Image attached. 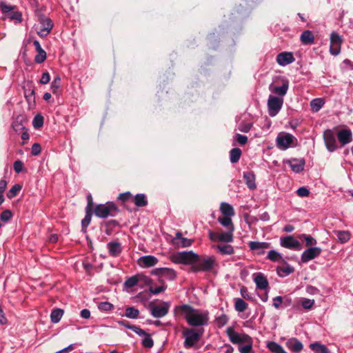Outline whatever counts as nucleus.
<instances>
[{"mask_svg":"<svg viewBox=\"0 0 353 353\" xmlns=\"http://www.w3.org/2000/svg\"><path fill=\"white\" fill-rule=\"evenodd\" d=\"M222 214L226 216H232L234 215L233 207L228 203H222L220 206Z\"/></svg>","mask_w":353,"mask_h":353,"instance_id":"2f4dec72","label":"nucleus"},{"mask_svg":"<svg viewBox=\"0 0 353 353\" xmlns=\"http://www.w3.org/2000/svg\"><path fill=\"white\" fill-rule=\"evenodd\" d=\"M240 293L241 296L247 300H252V296L250 294V293L248 291V289L245 286H242L240 288Z\"/></svg>","mask_w":353,"mask_h":353,"instance_id":"bf43d9fd","label":"nucleus"},{"mask_svg":"<svg viewBox=\"0 0 353 353\" xmlns=\"http://www.w3.org/2000/svg\"><path fill=\"white\" fill-rule=\"evenodd\" d=\"M12 216V213L9 210H4L0 215V219L2 221H9L11 217Z\"/></svg>","mask_w":353,"mask_h":353,"instance_id":"4d7b16f0","label":"nucleus"},{"mask_svg":"<svg viewBox=\"0 0 353 353\" xmlns=\"http://www.w3.org/2000/svg\"><path fill=\"white\" fill-rule=\"evenodd\" d=\"M286 347L294 353L300 352L303 345L302 343L296 338H291L288 339L285 343Z\"/></svg>","mask_w":353,"mask_h":353,"instance_id":"4be33fe9","label":"nucleus"},{"mask_svg":"<svg viewBox=\"0 0 353 353\" xmlns=\"http://www.w3.org/2000/svg\"><path fill=\"white\" fill-rule=\"evenodd\" d=\"M296 193L301 197H306L309 196L310 191L305 187H301L296 190Z\"/></svg>","mask_w":353,"mask_h":353,"instance_id":"052dcab7","label":"nucleus"},{"mask_svg":"<svg viewBox=\"0 0 353 353\" xmlns=\"http://www.w3.org/2000/svg\"><path fill=\"white\" fill-rule=\"evenodd\" d=\"M305 161L303 160L292 159L290 161V166L295 172H301L303 170Z\"/></svg>","mask_w":353,"mask_h":353,"instance_id":"cd10ccee","label":"nucleus"},{"mask_svg":"<svg viewBox=\"0 0 353 353\" xmlns=\"http://www.w3.org/2000/svg\"><path fill=\"white\" fill-rule=\"evenodd\" d=\"M236 140L240 145H245L248 142V137L240 134H236Z\"/></svg>","mask_w":353,"mask_h":353,"instance_id":"e2e57ef3","label":"nucleus"},{"mask_svg":"<svg viewBox=\"0 0 353 353\" xmlns=\"http://www.w3.org/2000/svg\"><path fill=\"white\" fill-rule=\"evenodd\" d=\"M289 87V82L288 80H285L283 82L281 86L274 85L271 84L269 87L270 90L279 96L283 97L286 94Z\"/></svg>","mask_w":353,"mask_h":353,"instance_id":"b1692460","label":"nucleus"},{"mask_svg":"<svg viewBox=\"0 0 353 353\" xmlns=\"http://www.w3.org/2000/svg\"><path fill=\"white\" fill-rule=\"evenodd\" d=\"M228 317L226 314H221L216 319V323L219 327H223L227 324Z\"/></svg>","mask_w":353,"mask_h":353,"instance_id":"864d4df0","label":"nucleus"},{"mask_svg":"<svg viewBox=\"0 0 353 353\" xmlns=\"http://www.w3.org/2000/svg\"><path fill=\"white\" fill-rule=\"evenodd\" d=\"M314 304V299H304L302 301V306L303 308L310 310L312 307V306Z\"/></svg>","mask_w":353,"mask_h":353,"instance_id":"13d9d810","label":"nucleus"},{"mask_svg":"<svg viewBox=\"0 0 353 353\" xmlns=\"http://www.w3.org/2000/svg\"><path fill=\"white\" fill-rule=\"evenodd\" d=\"M170 307V305L168 302H163L161 305L150 303L149 305L150 313L154 318H161L167 315Z\"/></svg>","mask_w":353,"mask_h":353,"instance_id":"1a4fd4ad","label":"nucleus"},{"mask_svg":"<svg viewBox=\"0 0 353 353\" xmlns=\"http://www.w3.org/2000/svg\"><path fill=\"white\" fill-rule=\"evenodd\" d=\"M134 203L137 207H144L148 205V200L144 194H137L134 198Z\"/></svg>","mask_w":353,"mask_h":353,"instance_id":"473e14b6","label":"nucleus"},{"mask_svg":"<svg viewBox=\"0 0 353 353\" xmlns=\"http://www.w3.org/2000/svg\"><path fill=\"white\" fill-rule=\"evenodd\" d=\"M151 274L170 281H173L176 277V272L173 269L168 268H159L153 269L151 271Z\"/></svg>","mask_w":353,"mask_h":353,"instance_id":"f8f14e48","label":"nucleus"},{"mask_svg":"<svg viewBox=\"0 0 353 353\" xmlns=\"http://www.w3.org/2000/svg\"><path fill=\"white\" fill-rule=\"evenodd\" d=\"M172 244L176 248H186L192 245V241L183 237L181 232H178L172 240Z\"/></svg>","mask_w":353,"mask_h":353,"instance_id":"f3484780","label":"nucleus"},{"mask_svg":"<svg viewBox=\"0 0 353 353\" xmlns=\"http://www.w3.org/2000/svg\"><path fill=\"white\" fill-rule=\"evenodd\" d=\"M219 221L222 225L228 228L229 230H231L232 231H234V228L230 216H225L224 217L219 218Z\"/></svg>","mask_w":353,"mask_h":353,"instance_id":"37998d69","label":"nucleus"},{"mask_svg":"<svg viewBox=\"0 0 353 353\" xmlns=\"http://www.w3.org/2000/svg\"><path fill=\"white\" fill-rule=\"evenodd\" d=\"M243 178L245 179L247 186L250 190H254L256 188L255 183V175L252 172H243Z\"/></svg>","mask_w":353,"mask_h":353,"instance_id":"a878e982","label":"nucleus"},{"mask_svg":"<svg viewBox=\"0 0 353 353\" xmlns=\"http://www.w3.org/2000/svg\"><path fill=\"white\" fill-rule=\"evenodd\" d=\"M32 125L36 129L41 128L43 125V117L40 114L36 115L33 119Z\"/></svg>","mask_w":353,"mask_h":353,"instance_id":"09e8293b","label":"nucleus"},{"mask_svg":"<svg viewBox=\"0 0 353 353\" xmlns=\"http://www.w3.org/2000/svg\"><path fill=\"white\" fill-rule=\"evenodd\" d=\"M216 249L221 254H232L234 253L233 247L228 244L218 245Z\"/></svg>","mask_w":353,"mask_h":353,"instance_id":"58836bf2","label":"nucleus"},{"mask_svg":"<svg viewBox=\"0 0 353 353\" xmlns=\"http://www.w3.org/2000/svg\"><path fill=\"white\" fill-rule=\"evenodd\" d=\"M299 238L305 241L306 246L315 245L317 243L316 240L314 239L312 236L308 234H301L299 235Z\"/></svg>","mask_w":353,"mask_h":353,"instance_id":"79ce46f5","label":"nucleus"},{"mask_svg":"<svg viewBox=\"0 0 353 353\" xmlns=\"http://www.w3.org/2000/svg\"><path fill=\"white\" fill-rule=\"evenodd\" d=\"M158 261L157 257L152 255H146L138 259V264L142 268H150L156 265Z\"/></svg>","mask_w":353,"mask_h":353,"instance_id":"aec40b11","label":"nucleus"},{"mask_svg":"<svg viewBox=\"0 0 353 353\" xmlns=\"http://www.w3.org/2000/svg\"><path fill=\"white\" fill-rule=\"evenodd\" d=\"M300 40L304 45L312 44L314 41V37L311 31L305 30L301 33Z\"/></svg>","mask_w":353,"mask_h":353,"instance_id":"bb28decb","label":"nucleus"},{"mask_svg":"<svg viewBox=\"0 0 353 353\" xmlns=\"http://www.w3.org/2000/svg\"><path fill=\"white\" fill-rule=\"evenodd\" d=\"M87 206L85 207V211L94 212V203L92 196L90 194H88L86 196Z\"/></svg>","mask_w":353,"mask_h":353,"instance_id":"5fc2aeb1","label":"nucleus"},{"mask_svg":"<svg viewBox=\"0 0 353 353\" xmlns=\"http://www.w3.org/2000/svg\"><path fill=\"white\" fill-rule=\"evenodd\" d=\"M233 231L230 230L227 232H223L219 235V241L221 242L230 243L233 241Z\"/></svg>","mask_w":353,"mask_h":353,"instance_id":"ea45409f","label":"nucleus"},{"mask_svg":"<svg viewBox=\"0 0 353 353\" xmlns=\"http://www.w3.org/2000/svg\"><path fill=\"white\" fill-rule=\"evenodd\" d=\"M252 127V123L241 122L238 125V130L242 132H248Z\"/></svg>","mask_w":353,"mask_h":353,"instance_id":"603ef678","label":"nucleus"},{"mask_svg":"<svg viewBox=\"0 0 353 353\" xmlns=\"http://www.w3.org/2000/svg\"><path fill=\"white\" fill-rule=\"evenodd\" d=\"M248 303L242 299L237 298L234 299V309L239 312H243L248 308Z\"/></svg>","mask_w":353,"mask_h":353,"instance_id":"72a5a7b5","label":"nucleus"},{"mask_svg":"<svg viewBox=\"0 0 353 353\" xmlns=\"http://www.w3.org/2000/svg\"><path fill=\"white\" fill-rule=\"evenodd\" d=\"M132 197V194L130 192L121 193L119 195L118 199L123 202L128 201Z\"/></svg>","mask_w":353,"mask_h":353,"instance_id":"338daca9","label":"nucleus"},{"mask_svg":"<svg viewBox=\"0 0 353 353\" xmlns=\"http://www.w3.org/2000/svg\"><path fill=\"white\" fill-rule=\"evenodd\" d=\"M139 314V310L134 307H128L125 309V315L130 319H137Z\"/></svg>","mask_w":353,"mask_h":353,"instance_id":"a19ab883","label":"nucleus"},{"mask_svg":"<svg viewBox=\"0 0 353 353\" xmlns=\"http://www.w3.org/2000/svg\"><path fill=\"white\" fill-rule=\"evenodd\" d=\"M215 258L212 256L200 258L191 267L193 272H208L212 270L215 265Z\"/></svg>","mask_w":353,"mask_h":353,"instance_id":"423d86ee","label":"nucleus"},{"mask_svg":"<svg viewBox=\"0 0 353 353\" xmlns=\"http://www.w3.org/2000/svg\"><path fill=\"white\" fill-rule=\"evenodd\" d=\"M174 312L183 315L188 324L192 327H203L207 325L209 322L208 311L201 312L188 304L176 306Z\"/></svg>","mask_w":353,"mask_h":353,"instance_id":"f257e3e1","label":"nucleus"},{"mask_svg":"<svg viewBox=\"0 0 353 353\" xmlns=\"http://www.w3.org/2000/svg\"><path fill=\"white\" fill-rule=\"evenodd\" d=\"M248 246L251 251L255 252L256 254L261 255L265 254V250L270 247V243L268 242L250 241Z\"/></svg>","mask_w":353,"mask_h":353,"instance_id":"2eb2a0df","label":"nucleus"},{"mask_svg":"<svg viewBox=\"0 0 353 353\" xmlns=\"http://www.w3.org/2000/svg\"><path fill=\"white\" fill-rule=\"evenodd\" d=\"M295 59L292 52H283L276 57V62L281 66L289 65L294 61Z\"/></svg>","mask_w":353,"mask_h":353,"instance_id":"a211bd4d","label":"nucleus"},{"mask_svg":"<svg viewBox=\"0 0 353 353\" xmlns=\"http://www.w3.org/2000/svg\"><path fill=\"white\" fill-rule=\"evenodd\" d=\"M63 314V310L59 308L54 309L52 311L50 314L51 321L54 323H57L61 320Z\"/></svg>","mask_w":353,"mask_h":353,"instance_id":"e433bc0d","label":"nucleus"},{"mask_svg":"<svg viewBox=\"0 0 353 353\" xmlns=\"http://www.w3.org/2000/svg\"><path fill=\"white\" fill-rule=\"evenodd\" d=\"M13 167H14V171L17 172V173H19L22 171L23 170V163L22 161L18 160V161H14V165H13Z\"/></svg>","mask_w":353,"mask_h":353,"instance_id":"774afa93","label":"nucleus"},{"mask_svg":"<svg viewBox=\"0 0 353 353\" xmlns=\"http://www.w3.org/2000/svg\"><path fill=\"white\" fill-rule=\"evenodd\" d=\"M254 281L256 288L260 290H267L268 288V281L266 277L261 272L254 274Z\"/></svg>","mask_w":353,"mask_h":353,"instance_id":"5701e85b","label":"nucleus"},{"mask_svg":"<svg viewBox=\"0 0 353 353\" xmlns=\"http://www.w3.org/2000/svg\"><path fill=\"white\" fill-rule=\"evenodd\" d=\"M53 27V23L49 18H44L41 20V27L37 32L41 37L48 34Z\"/></svg>","mask_w":353,"mask_h":353,"instance_id":"6ab92c4d","label":"nucleus"},{"mask_svg":"<svg viewBox=\"0 0 353 353\" xmlns=\"http://www.w3.org/2000/svg\"><path fill=\"white\" fill-rule=\"evenodd\" d=\"M50 81V75L48 72H45L42 74L41 78L39 81L41 84H47Z\"/></svg>","mask_w":353,"mask_h":353,"instance_id":"0e129e2a","label":"nucleus"},{"mask_svg":"<svg viewBox=\"0 0 353 353\" xmlns=\"http://www.w3.org/2000/svg\"><path fill=\"white\" fill-rule=\"evenodd\" d=\"M321 253V249L320 248L313 247L307 248L301 254V261L307 263L319 256Z\"/></svg>","mask_w":353,"mask_h":353,"instance_id":"dca6fc26","label":"nucleus"},{"mask_svg":"<svg viewBox=\"0 0 353 353\" xmlns=\"http://www.w3.org/2000/svg\"><path fill=\"white\" fill-rule=\"evenodd\" d=\"M93 212L85 211L84 219L81 221V226L83 229H85L90 223Z\"/></svg>","mask_w":353,"mask_h":353,"instance_id":"de8ad7c7","label":"nucleus"},{"mask_svg":"<svg viewBox=\"0 0 353 353\" xmlns=\"http://www.w3.org/2000/svg\"><path fill=\"white\" fill-rule=\"evenodd\" d=\"M171 261L174 263L190 265L199 259V255L193 252H180L172 254L170 256Z\"/></svg>","mask_w":353,"mask_h":353,"instance_id":"39448f33","label":"nucleus"},{"mask_svg":"<svg viewBox=\"0 0 353 353\" xmlns=\"http://www.w3.org/2000/svg\"><path fill=\"white\" fill-rule=\"evenodd\" d=\"M204 333L203 328L195 329L192 327H185L183 329L182 334L184 338V347L190 348L194 347L201 339Z\"/></svg>","mask_w":353,"mask_h":353,"instance_id":"7ed1b4c3","label":"nucleus"},{"mask_svg":"<svg viewBox=\"0 0 353 353\" xmlns=\"http://www.w3.org/2000/svg\"><path fill=\"white\" fill-rule=\"evenodd\" d=\"M283 99L270 95L268 100V113L270 117H275L281 110Z\"/></svg>","mask_w":353,"mask_h":353,"instance_id":"6e6552de","label":"nucleus"},{"mask_svg":"<svg viewBox=\"0 0 353 353\" xmlns=\"http://www.w3.org/2000/svg\"><path fill=\"white\" fill-rule=\"evenodd\" d=\"M140 278H143L145 281L147 283L151 281V280L150 279H148V277L143 276V275L138 274V275L132 276L128 278L125 281L124 286L128 288H130L135 286L138 283Z\"/></svg>","mask_w":353,"mask_h":353,"instance_id":"393cba45","label":"nucleus"},{"mask_svg":"<svg viewBox=\"0 0 353 353\" xmlns=\"http://www.w3.org/2000/svg\"><path fill=\"white\" fill-rule=\"evenodd\" d=\"M60 86H61V78L59 77V76H57L56 77H54V79H53V81L51 83L50 88H51L52 93L57 94L58 92V90H59Z\"/></svg>","mask_w":353,"mask_h":353,"instance_id":"a18cd8bd","label":"nucleus"},{"mask_svg":"<svg viewBox=\"0 0 353 353\" xmlns=\"http://www.w3.org/2000/svg\"><path fill=\"white\" fill-rule=\"evenodd\" d=\"M119 210L117 205L111 201L104 204L96 205L94 208V214L99 218L105 219L108 216H115L118 214Z\"/></svg>","mask_w":353,"mask_h":353,"instance_id":"20e7f679","label":"nucleus"},{"mask_svg":"<svg viewBox=\"0 0 353 353\" xmlns=\"http://www.w3.org/2000/svg\"><path fill=\"white\" fill-rule=\"evenodd\" d=\"M241 150L238 148H232L230 152V160L232 163L238 162L241 156Z\"/></svg>","mask_w":353,"mask_h":353,"instance_id":"f704fd0d","label":"nucleus"},{"mask_svg":"<svg viewBox=\"0 0 353 353\" xmlns=\"http://www.w3.org/2000/svg\"><path fill=\"white\" fill-rule=\"evenodd\" d=\"M294 137L289 133H280L276 137V145L281 150L288 149L293 142Z\"/></svg>","mask_w":353,"mask_h":353,"instance_id":"ddd939ff","label":"nucleus"},{"mask_svg":"<svg viewBox=\"0 0 353 353\" xmlns=\"http://www.w3.org/2000/svg\"><path fill=\"white\" fill-rule=\"evenodd\" d=\"M336 128L327 129L323 132V140L327 150L330 152H334L337 148V143L336 139V134L334 130Z\"/></svg>","mask_w":353,"mask_h":353,"instance_id":"0eeeda50","label":"nucleus"},{"mask_svg":"<svg viewBox=\"0 0 353 353\" xmlns=\"http://www.w3.org/2000/svg\"><path fill=\"white\" fill-rule=\"evenodd\" d=\"M334 233L341 243H345L350 239L351 234L348 231L336 230Z\"/></svg>","mask_w":353,"mask_h":353,"instance_id":"c85d7f7f","label":"nucleus"},{"mask_svg":"<svg viewBox=\"0 0 353 353\" xmlns=\"http://www.w3.org/2000/svg\"><path fill=\"white\" fill-rule=\"evenodd\" d=\"M142 345L147 348H151L154 345V342L149 334L144 336L142 340Z\"/></svg>","mask_w":353,"mask_h":353,"instance_id":"8fccbe9b","label":"nucleus"},{"mask_svg":"<svg viewBox=\"0 0 353 353\" xmlns=\"http://www.w3.org/2000/svg\"><path fill=\"white\" fill-rule=\"evenodd\" d=\"M280 245L283 248L298 251L302 249L300 242L297 241L293 236L281 237Z\"/></svg>","mask_w":353,"mask_h":353,"instance_id":"9b49d317","label":"nucleus"},{"mask_svg":"<svg viewBox=\"0 0 353 353\" xmlns=\"http://www.w3.org/2000/svg\"><path fill=\"white\" fill-rule=\"evenodd\" d=\"M0 10L2 12L8 13L13 10V7L6 4L4 2L0 3Z\"/></svg>","mask_w":353,"mask_h":353,"instance_id":"69168bd1","label":"nucleus"},{"mask_svg":"<svg viewBox=\"0 0 353 353\" xmlns=\"http://www.w3.org/2000/svg\"><path fill=\"white\" fill-rule=\"evenodd\" d=\"M226 334L233 344L245 343V345L239 346V351L241 353H252L253 341L249 335L245 333H238L232 327L227 328Z\"/></svg>","mask_w":353,"mask_h":353,"instance_id":"f03ea898","label":"nucleus"},{"mask_svg":"<svg viewBox=\"0 0 353 353\" xmlns=\"http://www.w3.org/2000/svg\"><path fill=\"white\" fill-rule=\"evenodd\" d=\"M21 190V185L19 184L14 185L12 188L8 192L7 196L9 199L15 197Z\"/></svg>","mask_w":353,"mask_h":353,"instance_id":"c03bdc74","label":"nucleus"},{"mask_svg":"<svg viewBox=\"0 0 353 353\" xmlns=\"http://www.w3.org/2000/svg\"><path fill=\"white\" fill-rule=\"evenodd\" d=\"M46 59V52L45 50H41L39 51H37V54L35 56L34 61L37 63H41L44 62V61Z\"/></svg>","mask_w":353,"mask_h":353,"instance_id":"3c124183","label":"nucleus"},{"mask_svg":"<svg viewBox=\"0 0 353 353\" xmlns=\"http://www.w3.org/2000/svg\"><path fill=\"white\" fill-rule=\"evenodd\" d=\"M276 270L279 276L284 277L294 272V269L293 267L288 265L287 266L278 267Z\"/></svg>","mask_w":353,"mask_h":353,"instance_id":"c9c22d12","label":"nucleus"},{"mask_svg":"<svg viewBox=\"0 0 353 353\" xmlns=\"http://www.w3.org/2000/svg\"><path fill=\"white\" fill-rule=\"evenodd\" d=\"M41 147L39 143H34L32 146L31 153L33 156H37L41 153Z\"/></svg>","mask_w":353,"mask_h":353,"instance_id":"680f3d73","label":"nucleus"},{"mask_svg":"<svg viewBox=\"0 0 353 353\" xmlns=\"http://www.w3.org/2000/svg\"><path fill=\"white\" fill-rule=\"evenodd\" d=\"M161 285L159 287L154 288L150 286L149 288L150 292L152 294H158L161 292H164L167 288V285L162 281H161Z\"/></svg>","mask_w":353,"mask_h":353,"instance_id":"49530a36","label":"nucleus"},{"mask_svg":"<svg viewBox=\"0 0 353 353\" xmlns=\"http://www.w3.org/2000/svg\"><path fill=\"white\" fill-rule=\"evenodd\" d=\"M114 307L113 305L109 302H101L99 305V309L101 311H110Z\"/></svg>","mask_w":353,"mask_h":353,"instance_id":"6e6d98bb","label":"nucleus"},{"mask_svg":"<svg viewBox=\"0 0 353 353\" xmlns=\"http://www.w3.org/2000/svg\"><path fill=\"white\" fill-rule=\"evenodd\" d=\"M342 41V38L338 33H331L330 52L332 55L336 56L340 53Z\"/></svg>","mask_w":353,"mask_h":353,"instance_id":"9d476101","label":"nucleus"},{"mask_svg":"<svg viewBox=\"0 0 353 353\" xmlns=\"http://www.w3.org/2000/svg\"><path fill=\"white\" fill-rule=\"evenodd\" d=\"M324 101L322 99L316 98L310 102V107L313 112H317L323 106Z\"/></svg>","mask_w":353,"mask_h":353,"instance_id":"4c0bfd02","label":"nucleus"},{"mask_svg":"<svg viewBox=\"0 0 353 353\" xmlns=\"http://www.w3.org/2000/svg\"><path fill=\"white\" fill-rule=\"evenodd\" d=\"M109 254L112 257L119 256L122 251L123 247L121 244L116 241H110L107 244Z\"/></svg>","mask_w":353,"mask_h":353,"instance_id":"412c9836","label":"nucleus"},{"mask_svg":"<svg viewBox=\"0 0 353 353\" xmlns=\"http://www.w3.org/2000/svg\"><path fill=\"white\" fill-rule=\"evenodd\" d=\"M310 348L315 353H329L328 348L319 342H314L310 345Z\"/></svg>","mask_w":353,"mask_h":353,"instance_id":"c756f323","label":"nucleus"},{"mask_svg":"<svg viewBox=\"0 0 353 353\" xmlns=\"http://www.w3.org/2000/svg\"><path fill=\"white\" fill-rule=\"evenodd\" d=\"M337 139L341 144V147H343L350 143L352 140V132L349 128H343L336 133Z\"/></svg>","mask_w":353,"mask_h":353,"instance_id":"4468645a","label":"nucleus"},{"mask_svg":"<svg viewBox=\"0 0 353 353\" xmlns=\"http://www.w3.org/2000/svg\"><path fill=\"white\" fill-rule=\"evenodd\" d=\"M266 258L273 262H284V259L281 254L279 252L274 250H272L268 252Z\"/></svg>","mask_w":353,"mask_h":353,"instance_id":"7c9ffc66","label":"nucleus"}]
</instances>
